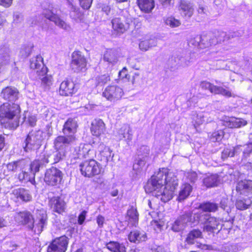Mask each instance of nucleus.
<instances>
[{
  "label": "nucleus",
  "instance_id": "4c0bfd02",
  "mask_svg": "<svg viewBox=\"0 0 252 252\" xmlns=\"http://www.w3.org/2000/svg\"><path fill=\"white\" fill-rule=\"evenodd\" d=\"M252 201L251 197L238 198L235 203V206L237 209L244 210L248 209L252 204Z\"/></svg>",
  "mask_w": 252,
  "mask_h": 252
},
{
  "label": "nucleus",
  "instance_id": "79ce46f5",
  "mask_svg": "<svg viewBox=\"0 0 252 252\" xmlns=\"http://www.w3.org/2000/svg\"><path fill=\"white\" fill-rule=\"evenodd\" d=\"M103 60L112 64H115L117 62L116 52L112 49L107 50L104 55Z\"/></svg>",
  "mask_w": 252,
  "mask_h": 252
},
{
  "label": "nucleus",
  "instance_id": "6ab92c4d",
  "mask_svg": "<svg viewBox=\"0 0 252 252\" xmlns=\"http://www.w3.org/2000/svg\"><path fill=\"white\" fill-rule=\"evenodd\" d=\"M91 131L92 134L98 137L105 133L106 126L104 122L100 119H95L91 123Z\"/></svg>",
  "mask_w": 252,
  "mask_h": 252
},
{
  "label": "nucleus",
  "instance_id": "f8f14e48",
  "mask_svg": "<svg viewBox=\"0 0 252 252\" xmlns=\"http://www.w3.org/2000/svg\"><path fill=\"white\" fill-rule=\"evenodd\" d=\"M21 172L18 174V178L21 182H30L32 184L35 183L34 176L35 174L38 171L32 168V164L31 163L28 165L26 162L24 169L20 170Z\"/></svg>",
  "mask_w": 252,
  "mask_h": 252
},
{
  "label": "nucleus",
  "instance_id": "09e8293b",
  "mask_svg": "<svg viewBox=\"0 0 252 252\" xmlns=\"http://www.w3.org/2000/svg\"><path fill=\"white\" fill-rule=\"evenodd\" d=\"M42 73H40V75H37L38 78L41 80V83L45 86L46 89H49L50 86L52 85L53 82V79L51 76H48L47 75V73L44 75H41Z\"/></svg>",
  "mask_w": 252,
  "mask_h": 252
},
{
  "label": "nucleus",
  "instance_id": "a19ab883",
  "mask_svg": "<svg viewBox=\"0 0 252 252\" xmlns=\"http://www.w3.org/2000/svg\"><path fill=\"white\" fill-rule=\"evenodd\" d=\"M199 207L205 212H215L218 210L219 206L215 203L206 202L200 204Z\"/></svg>",
  "mask_w": 252,
  "mask_h": 252
},
{
  "label": "nucleus",
  "instance_id": "a18cd8bd",
  "mask_svg": "<svg viewBox=\"0 0 252 252\" xmlns=\"http://www.w3.org/2000/svg\"><path fill=\"white\" fill-rule=\"evenodd\" d=\"M213 94H220L225 97H231L232 96L230 91L222 87L215 85L213 89Z\"/></svg>",
  "mask_w": 252,
  "mask_h": 252
},
{
  "label": "nucleus",
  "instance_id": "338daca9",
  "mask_svg": "<svg viewBox=\"0 0 252 252\" xmlns=\"http://www.w3.org/2000/svg\"><path fill=\"white\" fill-rule=\"evenodd\" d=\"M187 177L191 183H194L197 179V175L195 172H190L187 173Z\"/></svg>",
  "mask_w": 252,
  "mask_h": 252
},
{
  "label": "nucleus",
  "instance_id": "f257e3e1",
  "mask_svg": "<svg viewBox=\"0 0 252 252\" xmlns=\"http://www.w3.org/2000/svg\"><path fill=\"white\" fill-rule=\"evenodd\" d=\"M178 185V180L174 174L167 172V169L162 168L152 176L145 186L147 193L166 202L173 198V192Z\"/></svg>",
  "mask_w": 252,
  "mask_h": 252
},
{
  "label": "nucleus",
  "instance_id": "0eeeda50",
  "mask_svg": "<svg viewBox=\"0 0 252 252\" xmlns=\"http://www.w3.org/2000/svg\"><path fill=\"white\" fill-rule=\"evenodd\" d=\"M47 224V215L44 211H40L35 220L29 225L30 229L39 235Z\"/></svg>",
  "mask_w": 252,
  "mask_h": 252
},
{
  "label": "nucleus",
  "instance_id": "e433bc0d",
  "mask_svg": "<svg viewBox=\"0 0 252 252\" xmlns=\"http://www.w3.org/2000/svg\"><path fill=\"white\" fill-rule=\"evenodd\" d=\"M208 39V37L205 35H196L194 38H192L189 41V44H191L199 48H206L205 44V40Z\"/></svg>",
  "mask_w": 252,
  "mask_h": 252
},
{
  "label": "nucleus",
  "instance_id": "f3484780",
  "mask_svg": "<svg viewBox=\"0 0 252 252\" xmlns=\"http://www.w3.org/2000/svg\"><path fill=\"white\" fill-rule=\"evenodd\" d=\"M48 205L53 211L60 214L64 212L66 208L64 201L59 196L51 198L49 200Z\"/></svg>",
  "mask_w": 252,
  "mask_h": 252
},
{
  "label": "nucleus",
  "instance_id": "6e6552de",
  "mask_svg": "<svg viewBox=\"0 0 252 252\" xmlns=\"http://www.w3.org/2000/svg\"><path fill=\"white\" fill-rule=\"evenodd\" d=\"M123 89L117 85H109L107 86L102 93V96L107 100L115 102L119 100L123 95Z\"/></svg>",
  "mask_w": 252,
  "mask_h": 252
},
{
  "label": "nucleus",
  "instance_id": "ea45409f",
  "mask_svg": "<svg viewBox=\"0 0 252 252\" xmlns=\"http://www.w3.org/2000/svg\"><path fill=\"white\" fill-rule=\"evenodd\" d=\"M203 184L207 188H212L218 186L219 182L218 176L212 174L204 178Z\"/></svg>",
  "mask_w": 252,
  "mask_h": 252
},
{
  "label": "nucleus",
  "instance_id": "774afa93",
  "mask_svg": "<svg viewBox=\"0 0 252 252\" xmlns=\"http://www.w3.org/2000/svg\"><path fill=\"white\" fill-rule=\"evenodd\" d=\"M87 212L85 210L83 211L78 216V223L80 225H82L86 218Z\"/></svg>",
  "mask_w": 252,
  "mask_h": 252
},
{
  "label": "nucleus",
  "instance_id": "393cba45",
  "mask_svg": "<svg viewBox=\"0 0 252 252\" xmlns=\"http://www.w3.org/2000/svg\"><path fill=\"white\" fill-rule=\"evenodd\" d=\"M97 149L99 152L98 159L103 163L107 164L111 158L112 151L109 147L106 146L102 143L98 146Z\"/></svg>",
  "mask_w": 252,
  "mask_h": 252
},
{
  "label": "nucleus",
  "instance_id": "052dcab7",
  "mask_svg": "<svg viewBox=\"0 0 252 252\" xmlns=\"http://www.w3.org/2000/svg\"><path fill=\"white\" fill-rule=\"evenodd\" d=\"M84 147V144H80L78 147H76L74 150L76 156L74 157L75 158H83V149Z\"/></svg>",
  "mask_w": 252,
  "mask_h": 252
},
{
  "label": "nucleus",
  "instance_id": "69168bd1",
  "mask_svg": "<svg viewBox=\"0 0 252 252\" xmlns=\"http://www.w3.org/2000/svg\"><path fill=\"white\" fill-rule=\"evenodd\" d=\"M229 157H233V153H232L231 149H224L221 153L222 159L224 160Z\"/></svg>",
  "mask_w": 252,
  "mask_h": 252
},
{
  "label": "nucleus",
  "instance_id": "c756f323",
  "mask_svg": "<svg viewBox=\"0 0 252 252\" xmlns=\"http://www.w3.org/2000/svg\"><path fill=\"white\" fill-rule=\"evenodd\" d=\"M118 138L120 140L125 139L130 141L132 139L131 128L128 125H124L119 130Z\"/></svg>",
  "mask_w": 252,
  "mask_h": 252
},
{
  "label": "nucleus",
  "instance_id": "2eb2a0df",
  "mask_svg": "<svg viewBox=\"0 0 252 252\" xmlns=\"http://www.w3.org/2000/svg\"><path fill=\"white\" fill-rule=\"evenodd\" d=\"M189 215V212H185L180 215L173 223L172 230L174 232H180L183 230L188 223L190 224Z\"/></svg>",
  "mask_w": 252,
  "mask_h": 252
},
{
  "label": "nucleus",
  "instance_id": "c03bdc74",
  "mask_svg": "<svg viewBox=\"0 0 252 252\" xmlns=\"http://www.w3.org/2000/svg\"><path fill=\"white\" fill-rule=\"evenodd\" d=\"M163 20L165 25L172 28L178 27L181 24L179 20L176 19L172 16L164 18Z\"/></svg>",
  "mask_w": 252,
  "mask_h": 252
},
{
  "label": "nucleus",
  "instance_id": "7c9ffc66",
  "mask_svg": "<svg viewBox=\"0 0 252 252\" xmlns=\"http://www.w3.org/2000/svg\"><path fill=\"white\" fill-rule=\"evenodd\" d=\"M16 219L19 223L23 224H31L33 220L31 213L28 211L20 212L16 216Z\"/></svg>",
  "mask_w": 252,
  "mask_h": 252
},
{
  "label": "nucleus",
  "instance_id": "6e6d98bb",
  "mask_svg": "<svg viewBox=\"0 0 252 252\" xmlns=\"http://www.w3.org/2000/svg\"><path fill=\"white\" fill-rule=\"evenodd\" d=\"M217 38L219 43L228 40L227 34L226 32L223 31H217L214 33Z\"/></svg>",
  "mask_w": 252,
  "mask_h": 252
},
{
  "label": "nucleus",
  "instance_id": "de8ad7c7",
  "mask_svg": "<svg viewBox=\"0 0 252 252\" xmlns=\"http://www.w3.org/2000/svg\"><path fill=\"white\" fill-rule=\"evenodd\" d=\"M96 86H103L110 80V76L108 74L98 75L94 79Z\"/></svg>",
  "mask_w": 252,
  "mask_h": 252
},
{
  "label": "nucleus",
  "instance_id": "ddd939ff",
  "mask_svg": "<svg viewBox=\"0 0 252 252\" xmlns=\"http://www.w3.org/2000/svg\"><path fill=\"white\" fill-rule=\"evenodd\" d=\"M30 67L34 70L37 75H44L47 72V68L45 66L43 63V58L40 55L32 58L30 60Z\"/></svg>",
  "mask_w": 252,
  "mask_h": 252
},
{
  "label": "nucleus",
  "instance_id": "5fc2aeb1",
  "mask_svg": "<svg viewBox=\"0 0 252 252\" xmlns=\"http://www.w3.org/2000/svg\"><path fill=\"white\" fill-rule=\"evenodd\" d=\"M242 150L243 152L242 159L247 158L252 152V143L242 145Z\"/></svg>",
  "mask_w": 252,
  "mask_h": 252
},
{
  "label": "nucleus",
  "instance_id": "412c9836",
  "mask_svg": "<svg viewBox=\"0 0 252 252\" xmlns=\"http://www.w3.org/2000/svg\"><path fill=\"white\" fill-rule=\"evenodd\" d=\"M189 212V219L190 220V224L195 225L198 223L204 224V225L207 223L208 220L211 216L210 214L206 213L205 212H197L192 214L190 211Z\"/></svg>",
  "mask_w": 252,
  "mask_h": 252
},
{
  "label": "nucleus",
  "instance_id": "680f3d73",
  "mask_svg": "<svg viewBox=\"0 0 252 252\" xmlns=\"http://www.w3.org/2000/svg\"><path fill=\"white\" fill-rule=\"evenodd\" d=\"M228 202L229 200L227 198H223L220 203V207L223 210L226 211L227 213L230 211V207L228 205Z\"/></svg>",
  "mask_w": 252,
  "mask_h": 252
},
{
  "label": "nucleus",
  "instance_id": "aec40b11",
  "mask_svg": "<svg viewBox=\"0 0 252 252\" xmlns=\"http://www.w3.org/2000/svg\"><path fill=\"white\" fill-rule=\"evenodd\" d=\"M18 90L12 87H7L3 89L0 94L2 98L9 102L15 101L18 99Z\"/></svg>",
  "mask_w": 252,
  "mask_h": 252
},
{
  "label": "nucleus",
  "instance_id": "4468645a",
  "mask_svg": "<svg viewBox=\"0 0 252 252\" xmlns=\"http://www.w3.org/2000/svg\"><path fill=\"white\" fill-rule=\"evenodd\" d=\"M77 91V88L74 83L71 80H66L60 84L59 94L62 96H72Z\"/></svg>",
  "mask_w": 252,
  "mask_h": 252
},
{
  "label": "nucleus",
  "instance_id": "39448f33",
  "mask_svg": "<svg viewBox=\"0 0 252 252\" xmlns=\"http://www.w3.org/2000/svg\"><path fill=\"white\" fill-rule=\"evenodd\" d=\"M63 176V173L61 170L52 166L46 169L44 174V181L49 186H57L62 183Z\"/></svg>",
  "mask_w": 252,
  "mask_h": 252
},
{
  "label": "nucleus",
  "instance_id": "a211bd4d",
  "mask_svg": "<svg viewBox=\"0 0 252 252\" xmlns=\"http://www.w3.org/2000/svg\"><path fill=\"white\" fill-rule=\"evenodd\" d=\"M236 191L246 196L252 194V180L245 179L239 181L237 184Z\"/></svg>",
  "mask_w": 252,
  "mask_h": 252
},
{
  "label": "nucleus",
  "instance_id": "473e14b6",
  "mask_svg": "<svg viewBox=\"0 0 252 252\" xmlns=\"http://www.w3.org/2000/svg\"><path fill=\"white\" fill-rule=\"evenodd\" d=\"M137 3L142 11L146 13H149L155 7L154 0H137Z\"/></svg>",
  "mask_w": 252,
  "mask_h": 252
},
{
  "label": "nucleus",
  "instance_id": "a878e982",
  "mask_svg": "<svg viewBox=\"0 0 252 252\" xmlns=\"http://www.w3.org/2000/svg\"><path fill=\"white\" fill-rule=\"evenodd\" d=\"M221 228V226L219 219L211 216L204 226V230L209 233H214L216 230L219 231Z\"/></svg>",
  "mask_w": 252,
  "mask_h": 252
},
{
  "label": "nucleus",
  "instance_id": "8fccbe9b",
  "mask_svg": "<svg viewBox=\"0 0 252 252\" xmlns=\"http://www.w3.org/2000/svg\"><path fill=\"white\" fill-rule=\"evenodd\" d=\"M66 151L65 150H57L53 154L54 163H56L63 160L66 157Z\"/></svg>",
  "mask_w": 252,
  "mask_h": 252
},
{
  "label": "nucleus",
  "instance_id": "dca6fc26",
  "mask_svg": "<svg viewBox=\"0 0 252 252\" xmlns=\"http://www.w3.org/2000/svg\"><path fill=\"white\" fill-rule=\"evenodd\" d=\"M194 7L192 3L186 0H180L179 5V10L182 17L189 19L193 15Z\"/></svg>",
  "mask_w": 252,
  "mask_h": 252
},
{
  "label": "nucleus",
  "instance_id": "cd10ccee",
  "mask_svg": "<svg viewBox=\"0 0 252 252\" xmlns=\"http://www.w3.org/2000/svg\"><path fill=\"white\" fill-rule=\"evenodd\" d=\"M128 238L130 242L138 244L145 241L147 237L146 233L144 231L134 230L129 233Z\"/></svg>",
  "mask_w": 252,
  "mask_h": 252
},
{
  "label": "nucleus",
  "instance_id": "c85d7f7f",
  "mask_svg": "<svg viewBox=\"0 0 252 252\" xmlns=\"http://www.w3.org/2000/svg\"><path fill=\"white\" fill-rule=\"evenodd\" d=\"M126 219L128 224L136 226L139 221V213L136 208L131 206L127 211Z\"/></svg>",
  "mask_w": 252,
  "mask_h": 252
},
{
  "label": "nucleus",
  "instance_id": "37998d69",
  "mask_svg": "<svg viewBox=\"0 0 252 252\" xmlns=\"http://www.w3.org/2000/svg\"><path fill=\"white\" fill-rule=\"evenodd\" d=\"M156 42L153 39H150L140 41L139 44V48L143 51H147L150 47L155 46Z\"/></svg>",
  "mask_w": 252,
  "mask_h": 252
},
{
  "label": "nucleus",
  "instance_id": "3c124183",
  "mask_svg": "<svg viewBox=\"0 0 252 252\" xmlns=\"http://www.w3.org/2000/svg\"><path fill=\"white\" fill-rule=\"evenodd\" d=\"M224 136V132L221 130H218L213 132L210 136V140L213 142H220Z\"/></svg>",
  "mask_w": 252,
  "mask_h": 252
},
{
  "label": "nucleus",
  "instance_id": "5701e85b",
  "mask_svg": "<svg viewBox=\"0 0 252 252\" xmlns=\"http://www.w3.org/2000/svg\"><path fill=\"white\" fill-rule=\"evenodd\" d=\"M78 127L77 122L75 118H68L64 123L63 132L65 135L74 136Z\"/></svg>",
  "mask_w": 252,
  "mask_h": 252
},
{
  "label": "nucleus",
  "instance_id": "0e129e2a",
  "mask_svg": "<svg viewBox=\"0 0 252 252\" xmlns=\"http://www.w3.org/2000/svg\"><path fill=\"white\" fill-rule=\"evenodd\" d=\"M80 5L84 9H89L92 5L93 0H79Z\"/></svg>",
  "mask_w": 252,
  "mask_h": 252
},
{
  "label": "nucleus",
  "instance_id": "58836bf2",
  "mask_svg": "<svg viewBox=\"0 0 252 252\" xmlns=\"http://www.w3.org/2000/svg\"><path fill=\"white\" fill-rule=\"evenodd\" d=\"M192 189V187L189 184H184L179 192L178 200L182 201L185 199L190 194Z\"/></svg>",
  "mask_w": 252,
  "mask_h": 252
},
{
  "label": "nucleus",
  "instance_id": "bf43d9fd",
  "mask_svg": "<svg viewBox=\"0 0 252 252\" xmlns=\"http://www.w3.org/2000/svg\"><path fill=\"white\" fill-rule=\"evenodd\" d=\"M150 153L149 147L147 146H142L140 147L138 150V156L143 157L146 156L149 157Z\"/></svg>",
  "mask_w": 252,
  "mask_h": 252
},
{
  "label": "nucleus",
  "instance_id": "f704fd0d",
  "mask_svg": "<svg viewBox=\"0 0 252 252\" xmlns=\"http://www.w3.org/2000/svg\"><path fill=\"white\" fill-rule=\"evenodd\" d=\"M106 248L112 252H126V248L124 243L117 241H110L106 245Z\"/></svg>",
  "mask_w": 252,
  "mask_h": 252
},
{
  "label": "nucleus",
  "instance_id": "49530a36",
  "mask_svg": "<svg viewBox=\"0 0 252 252\" xmlns=\"http://www.w3.org/2000/svg\"><path fill=\"white\" fill-rule=\"evenodd\" d=\"M69 5L70 6V17L75 20H81L82 17V14L80 11L79 8L73 5L71 3H70Z\"/></svg>",
  "mask_w": 252,
  "mask_h": 252
},
{
  "label": "nucleus",
  "instance_id": "72a5a7b5",
  "mask_svg": "<svg viewBox=\"0 0 252 252\" xmlns=\"http://www.w3.org/2000/svg\"><path fill=\"white\" fill-rule=\"evenodd\" d=\"M25 165V160L21 159L8 163L6 165V167L8 171L16 172L20 170L24 169Z\"/></svg>",
  "mask_w": 252,
  "mask_h": 252
},
{
  "label": "nucleus",
  "instance_id": "20e7f679",
  "mask_svg": "<svg viewBox=\"0 0 252 252\" xmlns=\"http://www.w3.org/2000/svg\"><path fill=\"white\" fill-rule=\"evenodd\" d=\"M80 170L82 175L92 178L101 173V165L94 159L85 160L80 164Z\"/></svg>",
  "mask_w": 252,
  "mask_h": 252
},
{
  "label": "nucleus",
  "instance_id": "9b49d317",
  "mask_svg": "<svg viewBox=\"0 0 252 252\" xmlns=\"http://www.w3.org/2000/svg\"><path fill=\"white\" fill-rule=\"evenodd\" d=\"M86 66V61L80 52L75 51L72 54V61L70 66L74 72H79L85 69Z\"/></svg>",
  "mask_w": 252,
  "mask_h": 252
},
{
  "label": "nucleus",
  "instance_id": "e2e57ef3",
  "mask_svg": "<svg viewBox=\"0 0 252 252\" xmlns=\"http://www.w3.org/2000/svg\"><path fill=\"white\" fill-rule=\"evenodd\" d=\"M200 87L203 89L209 90L211 93H213V89H214L215 85L209 82L203 81L200 84Z\"/></svg>",
  "mask_w": 252,
  "mask_h": 252
},
{
  "label": "nucleus",
  "instance_id": "9d476101",
  "mask_svg": "<svg viewBox=\"0 0 252 252\" xmlns=\"http://www.w3.org/2000/svg\"><path fill=\"white\" fill-rule=\"evenodd\" d=\"M76 140L75 136L63 135L57 137L54 141L55 148L56 150H65Z\"/></svg>",
  "mask_w": 252,
  "mask_h": 252
},
{
  "label": "nucleus",
  "instance_id": "c9c22d12",
  "mask_svg": "<svg viewBox=\"0 0 252 252\" xmlns=\"http://www.w3.org/2000/svg\"><path fill=\"white\" fill-rule=\"evenodd\" d=\"M247 124V121L242 118H232L227 122V126L231 128H240Z\"/></svg>",
  "mask_w": 252,
  "mask_h": 252
},
{
  "label": "nucleus",
  "instance_id": "7ed1b4c3",
  "mask_svg": "<svg viewBox=\"0 0 252 252\" xmlns=\"http://www.w3.org/2000/svg\"><path fill=\"white\" fill-rule=\"evenodd\" d=\"M44 132L40 130L31 131L24 141V149L26 152L36 151L42 145Z\"/></svg>",
  "mask_w": 252,
  "mask_h": 252
},
{
  "label": "nucleus",
  "instance_id": "864d4df0",
  "mask_svg": "<svg viewBox=\"0 0 252 252\" xmlns=\"http://www.w3.org/2000/svg\"><path fill=\"white\" fill-rule=\"evenodd\" d=\"M206 36L208 37V39L205 40V43H203L205 47L219 43L215 33Z\"/></svg>",
  "mask_w": 252,
  "mask_h": 252
},
{
  "label": "nucleus",
  "instance_id": "1a4fd4ad",
  "mask_svg": "<svg viewBox=\"0 0 252 252\" xmlns=\"http://www.w3.org/2000/svg\"><path fill=\"white\" fill-rule=\"evenodd\" d=\"M111 23L112 32L116 36L121 35L128 29V24L126 23L124 19L120 16L113 18Z\"/></svg>",
  "mask_w": 252,
  "mask_h": 252
},
{
  "label": "nucleus",
  "instance_id": "2f4dec72",
  "mask_svg": "<svg viewBox=\"0 0 252 252\" xmlns=\"http://www.w3.org/2000/svg\"><path fill=\"white\" fill-rule=\"evenodd\" d=\"M202 238L201 231L199 229H193L187 235L185 242L188 245H193L197 242L198 238Z\"/></svg>",
  "mask_w": 252,
  "mask_h": 252
},
{
  "label": "nucleus",
  "instance_id": "423d86ee",
  "mask_svg": "<svg viewBox=\"0 0 252 252\" xmlns=\"http://www.w3.org/2000/svg\"><path fill=\"white\" fill-rule=\"evenodd\" d=\"M68 244V238L65 235L53 240L47 247V252H65Z\"/></svg>",
  "mask_w": 252,
  "mask_h": 252
},
{
  "label": "nucleus",
  "instance_id": "bb28decb",
  "mask_svg": "<svg viewBox=\"0 0 252 252\" xmlns=\"http://www.w3.org/2000/svg\"><path fill=\"white\" fill-rule=\"evenodd\" d=\"M49 158L48 154L45 152L42 153L37 159H35L31 163L32 168L35 171L38 172L40 168H43L49 162Z\"/></svg>",
  "mask_w": 252,
  "mask_h": 252
},
{
  "label": "nucleus",
  "instance_id": "f03ea898",
  "mask_svg": "<svg viewBox=\"0 0 252 252\" xmlns=\"http://www.w3.org/2000/svg\"><path fill=\"white\" fill-rule=\"evenodd\" d=\"M20 108L19 105L6 102L0 106V121L6 128L16 129L19 125Z\"/></svg>",
  "mask_w": 252,
  "mask_h": 252
},
{
  "label": "nucleus",
  "instance_id": "b1692460",
  "mask_svg": "<svg viewBox=\"0 0 252 252\" xmlns=\"http://www.w3.org/2000/svg\"><path fill=\"white\" fill-rule=\"evenodd\" d=\"M44 17L53 21L55 24L59 27L66 30L68 31L70 28L64 21L61 20L57 15L54 14L53 12L50 10H46L43 13Z\"/></svg>",
  "mask_w": 252,
  "mask_h": 252
},
{
  "label": "nucleus",
  "instance_id": "4be33fe9",
  "mask_svg": "<svg viewBox=\"0 0 252 252\" xmlns=\"http://www.w3.org/2000/svg\"><path fill=\"white\" fill-rule=\"evenodd\" d=\"M12 194L18 200L25 202H30L32 199V195L30 191L25 188H19L14 189L13 190Z\"/></svg>",
  "mask_w": 252,
  "mask_h": 252
},
{
  "label": "nucleus",
  "instance_id": "4d7b16f0",
  "mask_svg": "<svg viewBox=\"0 0 252 252\" xmlns=\"http://www.w3.org/2000/svg\"><path fill=\"white\" fill-rule=\"evenodd\" d=\"M197 13L202 17H205L207 15L208 10L206 5L203 4H199L197 8Z\"/></svg>",
  "mask_w": 252,
  "mask_h": 252
},
{
  "label": "nucleus",
  "instance_id": "603ef678",
  "mask_svg": "<svg viewBox=\"0 0 252 252\" xmlns=\"http://www.w3.org/2000/svg\"><path fill=\"white\" fill-rule=\"evenodd\" d=\"M148 160L149 157H138V159L137 160V162L133 164V169H139V168H142L144 166V165L148 161Z\"/></svg>",
  "mask_w": 252,
  "mask_h": 252
},
{
  "label": "nucleus",
  "instance_id": "13d9d810",
  "mask_svg": "<svg viewBox=\"0 0 252 252\" xmlns=\"http://www.w3.org/2000/svg\"><path fill=\"white\" fill-rule=\"evenodd\" d=\"M95 182L99 185V187L103 189L106 190L108 189L109 185L107 180L99 177Z\"/></svg>",
  "mask_w": 252,
  "mask_h": 252
}]
</instances>
